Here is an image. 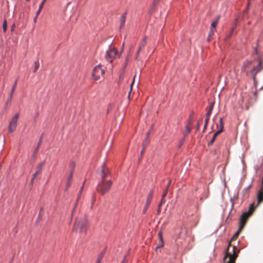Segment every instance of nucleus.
<instances>
[{"mask_svg": "<svg viewBox=\"0 0 263 263\" xmlns=\"http://www.w3.org/2000/svg\"><path fill=\"white\" fill-rule=\"evenodd\" d=\"M263 69V65L260 59L255 65L252 61H246L244 62L242 71L246 73V75L253 78L254 82L256 81V75Z\"/></svg>", "mask_w": 263, "mask_h": 263, "instance_id": "obj_1", "label": "nucleus"}, {"mask_svg": "<svg viewBox=\"0 0 263 263\" xmlns=\"http://www.w3.org/2000/svg\"><path fill=\"white\" fill-rule=\"evenodd\" d=\"M239 251L235 246H232L229 243L223 258L224 263H235Z\"/></svg>", "mask_w": 263, "mask_h": 263, "instance_id": "obj_2", "label": "nucleus"}, {"mask_svg": "<svg viewBox=\"0 0 263 263\" xmlns=\"http://www.w3.org/2000/svg\"><path fill=\"white\" fill-rule=\"evenodd\" d=\"M88 227V222L85 216L77 218L73 226V230L81 234H85Z\"/></svg>", "mask_w": 263, "mask_h": 263, "instance_id": "obj_3", "label": "nucleus"}, {"mask_svg": "<svg viewBox=\"0 0 263 263\" xmlns=\"http://www.w3.org/2000/svg\"><path fill=\"white\" fill-rule=\"evenodd\" d=\"M255 209V207L254 205V203H252L250 205L249 211L242 214L239 219V226L240 227V229L243 228L248 218L252 214Z\"/></svg>", "mask_w": 263, "mask_h": 263, "instance_id": "obj_4", "label": "nucleus"}, {"mask_svg": "<svg viewBox=\"0 0 263 263\" xmlns=\"http://www.w3.org/2000/svg\"><path fill=\"white\" fill-rule=\"evenodd\" d=\"M112 182L111 180L102 181L97 186V191L100 194L104 195L108 192L111 187Z\"/></svg>", "mask_w": 263, "mask_h": 263, "instance_id": "obj_5", "label": "nucleus"}, {"mask_svg": "<svg viewBox=\"0 0 263 263\" xmlns=\"http://www.w3.org/2000/svg\"><path fill=\"white\" fill-rule=\"evenodd\" d=\"M117 54L118 50L116 48H109L106 51L105 58L107 61L111 63L113 60L116 57Z\"/></svg>", "mask_w": 263, "mask_h": 263, "instance_id": "obj_6", "label": "nucleus"}, {"mask_svg": "<svg viewBox=\"0 0 263 263\" xmlns=\"http://www.w3.org/2000/svg\"><path fill=\"white\" fill-rule=\"evenodd\" d=\"M105 71L101 67V65L96 66L93 69L92 77L94 80H98L104 75Z\"/></svg>", "mask_w": 263, "mask_h": 263, "instance_id": "obj_7", "label": "nucleus"}, {"mask_svg": "<svg viewBox=\"0 0 263 263\" xmlns=\"http://www.w3.org/2000/svg\"><path fill=\"white\" fill-rule=\"evenodd\" d=\"M185 238L186 233L181 229L175 240L176 245L178 246H182L185 241Z\"/></svg>", "mask_w": 263, "mask_h": 263, "instance_id": "obj_8", "label": "nucleus"}, {"mask_svg": "<svg viewBox=\"0 0 263 263\" xmlns=\"http://www.w3.org/2000/svg\"><path fill=\"white\" fill-rule=\"evenodd\" d=\"M18 117L19 114L16 113L11 119L8 127V130L10 133H12L15 130L17 126V122Z\"/></svg>", "mask_w": 263, "mask_h": 263, "instance_id": "obj_9", "label": "nucleus"}, {"mask_svg": "<svg viewBox=\"0 0 263 263\" xmlns=\"http://www.w3.org/2000/svg\"><path fill=\"white\" fill-rule=\"evenodd\" d=\"M74 166H75L74 163H71V168L70 170V173L69 174V176H68V177L67 179V183H66V189H65L66 191H67L69 187L70 186L71 183L72 182V179L73 173L74 172Z\"/></svg>", "mask_w": 263, "mask_h": 263, "instance_id": "obj_10", "label": "nucleus"}, {"mask_svg": "<svg viewBox=\"0 0 263 263\" xmlns=\"http://www.w3.org/2000/svg\"><path fill=\"white\" fill-rule=\"evenodd\" d=\"M146 41H147V37L145 36L143 37L142 41L141 42H140L139 48H138V51L137 52L136 56V59H138V56L139 55L140 51L145 47V46L146 44Z\"/></svg>", "mask_w": 263, "mask_h": 263, "instance_id": "obj_11", "label": "nucleus"}, {"mask_svg": "<svg viewBox=\"0 0 263 263\" xmlns=\"http://www.w3.org/2000/svg\"><path fill=\"white\" fill-rule=\"evenodd\" d=\"M45 164V162H41L40 163L36 166V171L35 172V173L32 175V178L31 179V182H33V180L34 179V178L36 177V176H37V175L38 174H40L41 173V171H42V167L43 166V165H44Z\"/></svg>", "mask_w": 263, "mask_h": 263, "instance_id": "obj_12", "label": "nucleus"}, {"mask_svg": "<svg viewBox=\"0 0 263 263\" xmlns=\"http://www.w3.org/2000/svg\"><path fill=\"white\" fill-rule=\"evenodd\" d=\"M158 237L159 239V241L156 247V250L159 248H162L164 246V241H163V237H162V231H160L158 232Z\"/></svg>", "mask_w": 263, "mask_h": 263, "instance_id": "obj_13", "label": "nucleus"}, {"mask_svg": "<svg viewBox=\"0 0 263 263\" xmlns=\"http://www.w3.org/2000/svg\"><path fill=\"white\" fill-rule=\"evenodd\" d=\"M257 205H258L261 202L263 201V188L260 187V190L258 192L257 196Z\"/></svg>", "mask_w": 263, "mask_h": 263, "instance_id": "obj_14", "label": "nucleus"}, {"mask_svg": "<svg viewBox=\"0 0 263 263\" xmlns=\"http://www.w3.org/2000/svg\"><path fill=\"white\" fill-rule=\"evenodd\" d=\"M108 171H106L105 168H103L101 171V177H102V181H106L108 180L107 179V177L108 175Z\"/></svg>", "mask_w": 263, "mask_h": 263, "instance_id": "obj_15", "label": "nucleus"}, {"mask_svg": "<svg viewBox=\"0 0 263 263\" xmlns=\"http://www.w3.org/2000/svg\"><path fill=\"white\" fill-rule=\"evenodd\" d=\"M83 186L84 185H83L81 189H80V191H79V193L78 195V196H77V199H76V202H75V204H74V208L72 210V214H73V212H74V210L75 209V208L77 207L78 204V202H79V201L81 198V193H82V192L83 191Z\"/></svg>", "mask_w": 263, "mask_h": 263, "instance_id": "obj_16", "label": "nucleus"}, {"mask_svg": "<svg viewBox=\"0 0 263 263\" xmlns=\"http://www.w3.org/2000/svg\"><path fill=\"white\" fill-rule=\"evenodd\" d=\"M126 13L125 12L123 15H122V16H121V18L120 19V29L122 28L124 25L125 20H126Z\"/></svg>", "mask_w": 263, "mask_h": 263, "instance_id": "obj_17", "label": "nucleus"}, {"mask_svg": "<svg viewBox=\"0 0 263 263\" xmlns=\"http://www.w3.org/2000/svg\"><path fill=\"white\" fill-rule=\"evenodd\" d=\"M220 133H221L220 130H217L215 133H214L211 140L208 143L209 146L212 145L214 142L216 137Z\"/></svg>", "mask_w": 263, "mask_h": 263, "instance_id": "obj_18", "label": "nucleus"}, {"mask_svg": "<svg viewBox=\"0 0 263 263\" xmlns=\"http://www.w3.org/2000/svg\"><path fill=\"white\" fill-rule=\"evenodd\" d=\"M153 191H151L147 196L146 202L147 205H149V204L151 203V202L153 198Z\"/></svg>", "mask_w": 263, "mask_h": 263, "instance_id": "obj_19", "label": "nucleus"}, {"mask_svg": "<svg viewBox=\"0 0 263 263\" xmlns=\"http://www.w3.org/2000/svg\"><path fill=\"white\" fill-rule=\"evenodd\" d=\"M214 102H212L210 103L208 111L206 114V117H210V116L212 114V111L213 110V107H214Z\"/></svg>", "mask_w": 263, "mask_h": 263, "instance_id": "obj_20", "label": "nucleus"}, {"mask_svg": "<svg viewBox=\"0 0 263 263\" xmlns=\"http://www.w3.org/2000/svg\"><path fill=\"white\" fill-rule=\"evenodd\" d=\"M105 253V250H104L99 255L97 260V263H101L102 260L104 256V254Z\"/></svg>", "mask_w": 263, "mask_h": 263, "instance_id": "obj_21", "label": "nucleus"}, {"mask_svg": "<svg viewBox=\"0 0 263 263\" xmlns=\"http://www.w3.org/2000/svg\"><path fill=\"white\" fill-rule=\"evenodd\" d=\"M219 19V16H217L215 20H214V21L212 22V23L211 24V28L216 29V27L218 23Z\"/></svg>", "mask_w": 263, "mask_h": 263, "instance_id": "obj_22", "label": "nucleus"}, {"mask_svg": "<svg viewBox=\"0 0 263 263\" xmlns=\"http://www.w3.org/2000/svg\"><path fill=\"white\" fill-rule=\"evenodd\" d=\"M16 84H17V80H16L14 82V84L13 86V87L11 89V91L9 94V97L10 98V99H12V97H13V92L15 90V89L16 88Z\"/></svg>", "mask_w": 263, "mask_h": 263, "instance_id": "obj_23", "label": "nucleus"}, {"mask_svg": "<svg viewBox=\"0 0 263 263\" xmlns=\"http://www.w3.org/2000/svg\"><path fill=\"white\" fill-rule=\"evenodd\" d=\"M217 128H219L218 130H220L221 133L223 131V125L222 118H220L219 119V125H217Z\"/></svg>", "mask_w": 263, "mask_h": 263, "instance_id": "obj_24", "label": "nucleus"}, {"mask_svg": "<svg viewBox=\"0 0 263 263\" xmlns=\"http://www.w3.org/2000/svg\"><path fill=\"white\" fill-rule=\"evenodd\" d=\"M215 31H216V29L211 28L209 34V37L208 39V41H210V38L213 35V34Z\"/></svg>", "mask_w": 263, "mask_h": 263, "instance_id": "obj_25", "label": "nucleus"}, {"mask_svg": "<svg viewBox=\"0 0 263 263\" xmlns=\"http://www.w3.org/2000/svg\"><path fill=\"white\" fill-rule=\"evenodd\" d=\"M96 195L95 194H92V197H91V206H90L91 209H92L93 204L96 201Z\"/></svg>", "mask_w": 263, "mask_h": 263, "instance_id": "obj_26", "label": "nucleus"}, {"mask_svg": "<svg viewBox=\"0 0 263 263\" xmlns=\"http://www.w3.org/2000/svg\"><path fill=\"white\" fill-rule=\"evenodd\" d=\"M39 67H40V63H39V61L37 60V61L35 62V63H34V70H33V72H35L39 69Z\"/></svg>", "mask_w": 263, "mask_h": 263, "instance_id": "obj_27", "label": "nucleus"}, {"mask_svg": "<svg viewBox=\"0 0 263 263\" xmlns=\"http://www.w3.org/2000/svg\"><path fill=\"white\" fill-rule=\"evenodd\" d=\"M242 230V229H240V227L239 226V229H238V231H237V232L233 236L232 239H236L238 237V236L239 235V233H240V232Z\"/></svg>", "mask_w": 263, "mask_h": 263, "instance_id": "obj_28", "label": "nucleus"}, {"mask_svg": "<svg viewBox=\"0 0 263 263\" xmlns=\"http://www.w3.org/2000/svg\"><path fill=\"white\" fill-rule=\"evenodd\" d=\"M191 130V126H189V125H186L185 128V134L187 135L189 134Z\"/></svg>", "mask_w": 263, "mask_h": 263, "instance_id": "obj_29", "label": "nucleus"}, {"mask_svg": "<svg viewBox=\"0 0 263 263\" xmlns=\"http://www.w3.org/2000/svg\"><path fill=\"white\" fill-rule=\"evenodd\" d=\"M7 29V21L5 20L4 21L3 25V30L4 32H6Z\"/></svg>", "mask_w": 263, "mask_h": 263, "instance_id": "obj_30", "label": "nucleus"}, {"mask_svg": "<svg viewBox=\"0 0 263 263\" xmlns=\"http://www.w3.org/2000/svg\"><path fill=\"white\" fill-rule=\"evenodd\" d=\"M209 120H210V117H206V118H205V122H204V130L207 127V126H208V122L209 121Z\"/></svg>", "mask_w": 263, "mask_h": 263, "instance_id": "obj_31", "label": "nucleus"}, {"mask_svg": "<svg viewBox=\"0 0 263 263\" xmlns=\"http://www.w3.org/2000/svg\"><path fill=\"white\" fill-rule=\"evenodd\" d=\"M41 138L40 139V142H39V144H38V146L37 147L35 148V151H34V155H35L36 154V153L38 152V150H39V147L40 146V143L41 142Z\"/></svg>", "mask_w": 263, "mask_h": 263, "instance_id": "obj_32", "label": "nucleus"}, {"mask_svg": "<svg viewBox=\"0 0 263 263\" xmlns=\"http://www.w3.org/2000/svg\"><path fill=\"white\" fill-rule=\"evenodd\" d=\"M167 192H168V190H167V188H166L165 190L164 191L163 195H162V198H164L165 197V196H166L167 194Z\"/></svg>", "mask_w": 263, "mask_h": 263, "instance_id": "obj_33", "label": "nucleus"}, {"mask_svg": "<svg viewBox=\"0 0 263 263\" xmlns=\"http://www.w3.org/2000/svg\"><path fill=\"white\" fill-rule=\"evenodd\" d=\"M47 0H43L40 5V9H42Z\"/></svg>", "mask_w": 263, "mask_h": 263, "instance_id": "obj_34", "label": "nucleus"}, {"mask_svg": "<svg viewBox=\"0 0 263 263\" xmlns=\"http://www.w3.org/2000/svg\"><path fill=\"white\" fill-rule=\"evenodd\" d=\"M135 76L134 77V79H133V82L132 83L130 84V91H129V95H128V97H129L130 96V92L132 90V88H133V84H134V81H135Z\"/></svg>", "mask_w": 263, "mask_h": 263, "instance_id": "obj_35", "label": "nucleus"}, {"mask_svg": "<svg viewBox=\"0 0 263 263\" xmlns=\"http://www.w3.org/2000/svg\"><path fill=\"white\" fill-rule=\"evenodd\" d=\"M148 206H149V205H147V204L146 203L145 205V206L144 208V209L143 210V213H145L146 212V211L147 209H148Z\"/></svg>", "mask_w": 263, "mask_h": 263, "instance_id": "obj_36", "label": "nucleus"}, {"mask_svg": "<svg viewBox=\"0 0 263 263\" xmlns=\"http://www.w3.org/2000/svg\"><path fill=\"white\" fill-rule=\"evenodd\" d=\"M42 9H40V7H39V10L37 11V12L36 13L35 15H36L37 16H39V15L40 14L41 11H42Z\"/></svg>", "mask_w": 263, "mask_h": 263, "instance_id": "obj_37", "label": "nucleus"}, {"mask_svg": "<svg viewBox=\"0 0 263 263\" xmlns=\"http://www.w3.org/2000/svg\"><path fill=\"white\" fill-rule=\"evenodd\" d=\"M161 204H159V205H158V210H157V212L158 213H160V212H161Z\"/></svg>", "mask_w": 263, "mask_h": 263, "instance_id": "obj_38", "label": "nucleus"}, {"mask_svg": "<svg viewBox=\"0 0 263 263\" xmlns=\"http://www.w3.org/2000/svg\"><path fill=\"white\" fill-rule=\"evenodd\" d=\"M11 100L12 99H10V98L9 97V99H8V100L6 102V105H8L10 104Z\"/></svg>", "mask_w": 263, "mask_h": 263, "instance_id": "obj_39", "label": "nucleus"}, {"mask_svg": "<svg viewBox=\"0 0 263 263\" xmlns=\"http://www.w3.org/2000/svg\"><path fill=\"white\" fill-rule=\"evenodd\" d=\"M15 28V25L14 24H13L11 26V31H13L14 30Z\"/></svg>", "mask_w": 263, "mask_h": 263, "instance_id": "obj_40", "label": "nucleus"}, {"mask_svg": "<svg viewBox=\"0 0 263 263\" xmlns=\"http://www.w3.org/2000/svg\"><path fill=\"white\" fill-rule=\"evenodd\" d=\"M192 123H193V121L191 119L189 121L187 125H189V126H191L192 124Z\"/></svg>", "mask_w": 263, "mask_h": 263, "instance_id": "obj_41", "label": "nucleus"}, {"mask_svg": "<svg viewBox=\"0 0 263 263\" xmlns=\"http://www.w3.org/2000/svg\"><path fill=\"white\" fill-rule=\"evenodd\" d=\"M160 1V0H154V5H157L159 2Z\"/></svg>", "mask_w": 263, "mask_h": 263, "instance_id": "obj_42", "label": "nucleus"}, {"mask_svg": "<svg viewBox=\"0 0 263 263\" xmlns=\"http://www.w3.org/2000/svg\"><path fill=\"white\" fill-rule=\"evenodd\" d=\"M171 183V180H169V181H168V184H167V186H166V188H167V189H168V187H170V185Z\"/></svg>", "mask_w": 263, "mask_h": 263, "instance_id": "obj_43", "label": "nucleus"}, {"mask_svg": "<svg viewBox=\"0 0 263 263\" xmlns=\"http://www.w3.org/2000/svg\"><path fill=\"white\" fill-rule=\"evenodd\" d=\"M37 17L38 16L35 15V17H34L33 21L34 23H36Z\"/></svg>", "mask_w": 263, "mask_h": 263, "instance_id": "obj_44", "label": "nucleus"}, {"mask_svg": "<svg viewBox=\"0 0 263 263\" xmlns=\"http://www.w3.org/2000/svg\"><path fill=\"white\" fill-rule=\"evenodd\" d=\"M164 198H162L161 200V201H160V203H159V204H161L162 205V203H163L164 202Z\"/></svg>", "mask_w": 263, "mask_h": 263, "instance_id": "obj_45", "label": "nucleus"}, {"mask_svg": "<svg viewBox=\"0 0 263 263\" xmlns=\"http://www.w3.org/2000/svg\"><path fill=\"white\" fill-rule=\"evenodd\" d=\"M199 127H200V124L198 122L197 124V130H198L199 128Z\"/></svg>", "mask_w": 263, "mask_h": 263, "instance_id": "obj_46", "label": "nucleus"}, {"mask_svg": "<svg viewBox=\"0 0 263 263\" xmlns=\"http://www.w3.org/2000/svg\"><path fill=\"white\" fill-rule=\"evenodd\" d=\"M144 148H144V146H143V147L142 151V152H141V155H142V154L143 153V152H144Z\"/></svg>", "mask_w": 263, "mask_h": 263, "instance_id": "obj_47", "label": "nucleus"}, {"mask_svg": "<svg viewBox=\"0 0 263 263\" xmlns=\"http://www.w3.org/2000/svg\"><path fill=\"white\" fill-rule=\"evenodd\" d=\"M126 258L124 257V260H123V261H122V263H126Z\"/></svg>", "mask_w": 263, "mask_h": 263, "instance_id": "obj_48", "label": "nucleus"}, {"mask_svg": "<svg viewBox=\"0 0 263 263\" xmlns=\"http://www.w3.org/2000/svg\"><path fill=\"white\" fill-rule=\"evenodd\" d=\"M255 53H256V54H257V53H258V51H257V47H256V48H255Z\"/></svg>", "mask_w": 263, "mask_h": 263, "instance_id": "obj_49", "label": "nucleus"}, {"mask_svg": "<svg viewBox=\"0 0 263 263\" xmlns=\"http://www.w3.org/2000/svg\"><path fill=\"white\" fill-rule=\"evenodd\" d=\"M238 18H236V20H235V25L236 24V23L238 22Z\"/></svg>", "mask_w": 263, "mask_h": 263, "instance_id": "obj_50", "label": "nucleus"}, {"mask_svg": "<svg viewBox=\"0 0 263 263\" xmlns=\"http://www.w3.org/2000/svg\"><path fill=\"white\" fill-rule=\"evenodd\" d=\"M149 134H150V132H149L147 133V138H148Z\"/></svg>", "mask_w": 263, "mask_h": 263, "instance_id": "obj_51", "label": "nucleus"}, {"mask_svg": "<svg viewBox=\"0 0 263 263\" xmlns=\"http://www.w3.org/2000/svg\"><path fill=\"white\" fill-rule=\"evenodd\" d=\"M234 28H233L231 29V34L233 32V30H234Z\"/></svg>", "mask_w": 263, "mask_h": 263, "instance_id": "obj_52", "label": "nucleus"}, {"mask_svg": "<svg viewBox=\"0 0 263 263\" xmlns=\"http://www.w3.org/2000/svg\"><path fill=\"white\" fill-rule=\"evenodd\" d=\"M27 1H29L30 0H26Z\"/></svg>", "mask_w": 263, "mask_h": 263, "instance_id": "obj_53", "label": "nucleus"}]
</instances>
